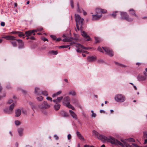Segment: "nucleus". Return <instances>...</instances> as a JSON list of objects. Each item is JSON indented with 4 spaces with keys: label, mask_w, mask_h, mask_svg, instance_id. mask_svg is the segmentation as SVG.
<instances>
[{
    "label": "nucleus",
    "mask_w": 147,
    "mask_h": 147,
    "mask_svg": "<svg viewBox=\"0 0 147 147\" xmlns=\"http://www.w3.org/2000/svg\"><path fill=\"white\" fill-rule=\"evenodd\" d=\"M121 16L120 19L121 20H125L127 21L131 22L133 20V19L130 18L127 13L125 12H121Z\"/></svg>",
    "instance_id": "obj_6"
},
{
    "label": "nucleus",
    "mask_w": 147,
    "mask_h": 147,
    "mask_svg": "<svg viewBox=\"0 0 147 147\" xmlns=\"http://www.w3.org/2000/svg\"><path fill=\"white\" fill-rule=\"evenodd\" d=\"M72 102L73 104L75 105V106L80 107V105L77 100L74 99L73 100Z\"/></svg>",
    "instance_id": "obj_25"
},
{
    "label": "nucleus",
    "mask_w": 147,
    "mask_h": 147,
    "mask_svg": "<svg viewBox=\"0 0 147 147\" xmlns=\"http://www.w3.org/2000/svg\"><path fill=\"white\" fill-rule=\"evenodd\" d=\"M78 9L77 11L78 12L81 13L83 11L81 10L82 8H80L79 7V6L78 3L77 4Z\"/></svg>",
    "instance_id": "obj_36"
},
{
    "label": "nucleus",
    "mask_w": 147,
    "mask_h": 147,
    "mask_svg": "<svg viewBox=\"0 0 147 147\" xmlns=\"http://www.w3.org/2000/svg\"><path fill=\"white\" fill-rule=\"evenodd\" d=\"M70 4L71 7L72 8H73L74 7V1L73 0H71L70 1Z\"/></svg>",
    "instance_id": "obj_45"
},
{
    "label": "nucleus",
    "mask_w": 147,
    "mask_h": 147,
    "mask_svg": "<svg viewBox=\"0 0 147 147\" xmlns=\"http://www.w3.org/2000/svg\"><path fill=\"white\" fill-rule=\"evenodd\" d=\"M69 112L73 118L74 119H77V115L74 112L70 110H69Z\"/></svg>",
    "instance_id": "obj_15"
},
{
    "label": "nucleus",
    "mask_w": 147,
    "mask_h": 147,
    "mask_svg": "<svg viewBox=\"0 0 147 147\" xmlns=\"http://www.w3.org/2000/svg\"><path fill=\"white\" fill-rule=\"evenodd\" d=\"M76 135L78 136V137L79 138L80 140H84V138L82 136L80 133L79 131H77L76 132Z\"/></svg>",
    "instance_id": "obj_22"
},
{
    "label": "nucleus",
    "mask_w": 147,
    "mask_h": 147,
    "mask_svg": "<svg viewBox=\"0 0 147 147\" xmlns=\"http://www.w3.org/2000/svg\"><path fill=\"white\" fill-rule=\"evenodd\" d=\"M102 47L105 52L109 56H113V51L110 48L105 47Z\"/></svg>",
    "instance_id": "obj_10"
},
{
    "label": "nucleus",
    "mask_w": 147,
    "mask_h": 147,
    "mask_svg": "<svg viewBox=\"0 0 147 147\" xmlns=\"http://www.w3.org/2000/svg\"><path fill=\"white\" fill-rule=\"evenodd\" d=\"M16 40V41H17L18 43H19V47L20 48H22L24 46V44L22 42V41L20 39H18Z\"/></svg>",
    "instance_id": "obj_23"
},
{
    "label": "nucleus",
    "mask_w": 147,
    "mask_h": 147,
    "mask_svg": "<svg viewBox=\"0 0 147 147\" xmlns=\"http://www.w3.org/2000/svg\"><path fill=\"white\" fill-rule=\"evenodd\" d=\"M54 137L56 140H58L59 139V137L57 135H54Z\"/></svg>",
    "instance_id": "obj_52"
},
{
    "label": "nucleus",
    "mask_w": 147,
    "mask_h": 147,
    "mask_svg": "<svg viewBox=\"0 0 147 147\" xmlns=\"http://www.w3.org/2000/svg\"><path fill=\"white\" fill-rule=\"evenodd\" d=\"M32 31V33H34L35 32H37L38 31L37 30V29L36 30H33Z\"/></svg>",
    "instance_id": "obj_58"
},
{
    "label": "nucleus",
    "mask_w": 147,
    "mask_h": 147,
    "mask_svg": "<svg viewBox=\"0 0 147 147\" xmlns=\"http://www.w3.org/2000/svg\"><path fill=\"white\" fill-rule=\"evenodd\" d=\"M18 32L14 31V32H11V33L13 34H18Z\"/></svg>",
    "instance_id": "obj_61"
},
{
    "label": "nucleus",
    "mask_w": 147,
    "mask_h": 147,
    "mask_svg": "<svg viewBox=\"0 0 147 147\" xmlns=\"http://www.w3.org/2000/svg\"><path fill=\"white\" fill-rule=\"evenodd\" d=\"M41 91L39 88L36 87L35 88L34 93L37 95H40L41 94Z\"/></svg>",
    "instance_id": "obj_16"
},
{
    "label": "nucleus",
    "mask_w": 147,
    "mask_h": 147,
    "mask_svg": "<svg viewBox=\"0 0 147 147\" xmlns=\"http://www.w3.org/2000/svg\"><path fill=\"white\" fill-rule=\"evenodd\" d=\"M96 114L94 113H92L91 115L92 117H96Z\"/></svg>",
    "instance_id": "obj_55"
},
{
    "label": "nucleus",
    "mask_w": 147,
    "mask_h": 147,
    "mask_svg": "<svg viewBox=\"0 0 147 147\" xmlns=\"http://www.w3.org/2000/svg\"><path fill=\"white\" fill-rule=\"evenodd\" d=\"M69 94H71L72 96H75L76 95V93L74 91H70L69 92Z\"/></svg>",
    "instance_id": "obj_37"
},
{
    "label": "nucleus",
    "mask_w": 147,
    "mask_h": 147,
    "mask_svg": "<svg viewBox=\"0 0 147 147\" xmlns=\"http://www.w3.org/2000/svg\"><path fill=\"white\" fill-rule=\"evenodd\" d=\"M81 10L83 11L84 15H85L87 14L86 12V11H85L83 9H81Z\"/></svg>",
    "instance_id": "obj_57"
},
{
    "label": "nucleus",
    "mask_w": 147,
    "mask_h": 147,
    "mask_svg": "<svg viewBox=\"0 0 147 147\" xmlns=\"http://www.w3.org/2000/svg\"><path fill=\"white\" fill-rule=\"evenodd\" d=\"M98 138L102 141L106 140L107 142H110L112 144H114L116 145H119L122 147L124 146V145L123 143L111 136L107 138L103 135L100 134L98 137Z\"/></svg>",
    "instance_id": "obj_1"
},
{
    "label": "nucleus",
    "mask_w": 147,
    "mask_h": 147,
    "mask_svg": "<svg viewBox=\"0 0 147 147\" xmlns=\"http://www.w3.org/2000/svg\"><path fill=\"white\" fill-rule=\"evenodd\" d=\"M114 99L116 102H123L125 101V97L123 95L118 94L115 96Z\"/></svg>",
    "instance_id": "obj_5"
},
{
    "label": "nucleus",
    "mask_w": 147,
    "mask_h": 147,
    "mask_svg": "<svg viewBox=\"0 0 147 147\" xmlns=\"http://www.w3.org/2000/svg\"><path fill=\"white\" fill-rule=\"evenodd\" d=\"M15 116L18 117L21 114V111L19 109H18L16 110L15 112Z\"/></svg>",
    "instance_id": "obj_21"
},
{
    "label": "nucleus",
    "mask_w": 147,
    "mask_h": 147,
    "mask_svg": "<svg viewBox=\"0 0 147 147\" xmlns=\"http://www.w3.org/2000/svg\"><path fill=\"white\" fill-rule=\"evenodd\" d=\"M69 45H62L59 47L60 48H67L69 47Z\"/></svg>",
    "instance_id": "obj_47"
},
{
    "label": "nucleus",
    "mask_w": 147,
    "mask_h": 147,
    "mask_svg": "<svg viewBox=\"0 0 147 147\" xmlns=\"http://www.w3.org/2000/svg\"><path fill=\"white\" fill-rule=\"evenodd\" d=\"M97 62L99 63H104V61L102 59H99L97 61Z\"/></svg>",
    "instance_id": "obj_46"
},
{
    "label": "nucleus",
    "mask_w": 147,
    "mask_h": 147,
    "mask_svg": "<svg viewBox=\"0 0 147 147\" xmlns=\"http://www.w3.org/2000/svg\"><path fill=\"white\" fill-rule=\"evenodd\" d=\"M23 130L24 129L22 128H19L18 129V132L20 136H22L23 135Z\"/></svg>",
    "instance_id": "obj_24"
},
{
    "label": "nucleus",
    "mask_w": 147,
    "mask_h": 147,
    "mask_svg": "<svg viewBox=\"0 0 147 147\" xmlns=\"http://www.w3.org/2000/svg\"><path fill=\"white\" fill-rule=\"evenodd\" d=\"M70 98L68 96H66L63 99V103L65 105V104L70 103Z\"/></svg>",
    "instance_id": "obj_14"
},
{
    "label": "nucleus",
    "mask_w": 147,
    "mask_h": 147,
    "mask_svg": "<svg viewBox=\"0 0 147 147\" xmlns=\"http://www.w3.org/2000/svg\"><path fill=\"white\" fill-rule=\"evenodd\" d=\"M34 37L33 36H32L30 37V39H31V40H34Z\"/></svg>",
    "instance_id": "obj_63"
},
{
    "label": "nucleus",
    "mask_w": 147,
    "mask_h": 147,
    "mask_svg": "<svg viewBox=\"0 0 147 147\" xmlns=\"http://www.w3.org/2000/svg\"><path fill=\"white\" fill-rule=\"evenodd\" d=\"M84 147H90V146L88 145H85Z\"/></svg>",
    "instance_id": "obj_64"
},
{
    "label": "nucleus",
    "mask_w": 147,
    "mask_h": 147,
    "mask_svg": "<svg viewBox=\"0 0 147 147\" xmlns=\"http://www.w3.org/2000/svg\"><path fill=\"white\" fill-rule=\"evenodd\" d=\"M1 26H4L5 25V23L3 22H1Z\"/></svg>",
    "instance_id": "obj_56"
},
{
    "label": "nucleus",
    "mask_w": 147,
    "mask_h": 147,
    "mask_svg": "<svg viewBox=\"0 0 147 147\" xmlns=\"http://www.w3.org/2000/svg\"><path fill=\"white\" fill-rule=\"evenodd\" d=\"M92 133L93 134L95 135L96 136H98V137L100 135V134H99V133L97 132L95 130H93L92 131Z\"/></svg>",
    "instance_id": "obj_38"
},
{
    "label": "nucleus",
    "mask_w": 147,
    "mask_h": 147,
    "mask_svg": "<svg viewBox=\"0 0 147 147\" xmlns=\"http://www.w3.org/2000/svg\"><path fill=\"white\" fill-rule=\"evenodd\" d=\"M32 33V30H29L25 32V34H26V36H30Z\"/></svg>",
    "instance_id": "obj_28"
},
{
    "label": "nucleus",
    "mask_w": 147,
    "mask_h": 147,
    "mask_svg": "<svg viewBox=\"0 0 147 147\" xmlns=\"http://www.w3.org/2000/svg\"><path fill=\"white\" fill-rule=\"evenodd\" d=\"M15 123L16 125H18L20 124V122L19 121L16 120L15 121Z\"/></svg>",
    "instance_id": "obj_43"
},
{
    "label": "nucleus",
    "mask_w": 147,
    "mask_h": 147,
    "mask_svg": "<svg viewBox=\"0 0 147 147\" xmlns=\"http://www.w3.org/2000/svg\"><path fill=\"white\" fill-rule=\"evenodd\" d=\"M117 12H118V11H115V12H114L113 13H112L111 14V15L114 18H115L116 15V13Z\"/></svg>",
    "instance_id": "obj_41"
},
{
    "label": "nucleus",
    "mask_w": 147,
    "mask_h": 147,
    "mask_svg": "<svg viewBox=\"0 0 147 147\" xmlns=\"http://www.w3.org/2000/svg\"><path fill=\"white\" fill-rule=\"evenodd\" d=\"M50 53L53 54L54 55H57L58 52L57 51H52L50 52Z\"/></svg>",
    "instance_id": "obj_44"
},
{
    "label": "nucleus",
    "mask_w": 147,
    "mask_h": 147,
    "mask_svg": "<svg viewBox=\"0 0 147 147\" xmlns=\"http://www.w3.org/2000/svg\"><path fill=\"white\" fill-rule=\"evenodd\" d=\"M75 19L77 29L78 30H79L80 28V29H81L84 23V20L83 18H81L79 15L76 14L75 15Z\"/></svg>",
    "instance_id": "obj_3"
},
{
    "label": "nucleus",
    "mask_w": 147,
    "mask_h": 147,
    "mask_svg": "<svg viewBox=\"0 0 147 147\" xmlns=\"http://www.w3.org/2000/svg\"><path fill=\"white\" fill-rule=\"evenodd\" d=\"M114 63H115V64L120 65L122 67H126V66L125 65H123V64H120L119 63H118L117 62H115Z\"/></svg>",
    "instance_id": "obj_40"
},
{
    "label": "nucleus",
    "mask_w": 147,
    "mask_h": 147,
    "mask_svg": "<svg viewBox=\"0 0 147 147\" xmlns=\"http://www.w3.org/2000/svg\"><path fill=\"white\" fill-rule=\"evenodd\" d=\"M53 101L55 103H56V104H57V99H55V100H53Z\"/></svg>",
    "instance_id": "obj_60"
},
{
    "label": "nucleus",
    "mask_w": 147,
    "mask_h": 147,
    "mask_svg": "<svg viewBox=\"0 0 147 147\" xmlns=\"http://www.w3.org/2000/svg\"><path fill=\"white\" fill-rule=\"evenodd\" d=\"M71 136L70 134H69L67 136V138L68 140H70L71 139Z\"/></svg>",
    "instance_id": "obj_49"
},
{
    "label": "nucleus",
    "mask_w": 147,
    "mask_h": 147,
    "mask_svg": "<svg viewBox=\"0 0 147 147\" xmlns=\"http://www.w3.org/2000/svg\"><path fill=\"white\" fill-rule=\"evenodd\" d=\"M76 46V47L78 48V49L76 50L77 52L79 53H81L82 52V50H81V48L85 50H88L89 49V48L85 47L81 44L78 43H77Z\"/></svg>",
    "instance_id": "obj_7"
},
{
    "label": "nucleus",
    "mask_w": 147,
    "mask_h": 147,
    "mask_svg": "<svg viewBox=\"0 0 147 147\" xmlns=\"http://www.w3.org/2000/svg\"><path fill=\"white\" fill-rule=\"evenodd\" d=\"M129 14L131 16H134L138 18V16L136 14L135 11L133 9H131L129 10Z\"/></svg>",
    "instance_id": "obj_12"
},
{
    "label": "nucleus",
    "mask_w": 147,
    "mask_h": 147,
    "mask_svg": "<svg viewBox=\"0 0 147 147\" xmlns=\"http://www.w3.org/2000/svg\"><path fill=\"white\" fill-rule=\"evenodd\" d=\"M22 91L23 94H26L27 93V92L26 90H22Z\"/></svg>",
    "instance_id": "obj_54"
},
{
    "label": "nucleus",
    "mask_w": 147,
    "mask_h": 147,
    "mask_svg": "<svg viewBox=\"0 0 147 147\" xmlns=\"http://www.w3.org/2000/svg\"><path fill=\"white\" fill-rule=\"evenodd\" d=\"M143 134L144 138H147V131L144 132Z\"/></svg>",
    "instance_id": "obj_42"
},
{
    "label": "nucleus",
    "mask_w": 147,
    "mask_h": 147,
    "mask_svg": "<svg viewBox=\"0 0 147 147\" xmlns=\"http://www.w3.org/2000/svg\"><path fill=\"white\" fill-rule=\"evenodd\" d=\"M63 97L62 96H60L57 97V100L58 103L60 102L63 99Z\"/></svg>",
    "instance_id": "obj_34"
},
{
    "label": "nucleus",
    "mask_w": 147,
    "mask_h": 147,
    "mask_svg": "<svg viewBox=\"0 0 147 147\" xmlns=\"http://www.w3.org/2000/svg\"><path fill=\"white\" fill-rule=\"evenodd\" d=\"M13 100L11 99L9 100L7 102V104H10L9 108H5L3 110L4 112L8 114H11L13 112V109L15 107V104L13 102Z\"/></svg>",
    "instance_id": "obj_4"
},
{
    "label": "nucleus",
    "mask_w": 147,
    "mask_h": 147,
    "mask_svg": "<svg viewBox=\"0 0 147 147\" xmlns=\"http://www.w3.org/2000/svg\"><path fill=\"white\" fill-rule=\"evenodd\" d=\"M50 107L49 105L47 102L44 101L41 104L38 105V107L40 109H46L49 108Z\"/></svg>",
    "instance_id": "obj_8"
},
{
    "label": "nucleus",
    "mask_w": 147,
    "mask_h": 147,
    "mask_svg": "<svg viewBox=\"0 0 147 147\" xmlns=\"http://www.w3.org/2000/svg\"><path fill=\"white\" fill-rule=\"evenodd\" d=\"M145 139L144 140V144H146L147 143V138H145Z\"/></svg>",
    "instance_id": "obj_59"
},
{
    "label": "nucleus",
    "mask_w": 147,
    "mask_h": 147,
    "mask_svg": "<svg viewBox=\"0 0 147 147\" xmlns=\"http://www.w3.org/2000/svg\"><path fill=\"white\" fill-rule=\"evenodd\" d=\"M43 40L44 41H48V40L46 38H44L43 39Z\"/></svg>",
    "instance_id": "obj_62"
},
{
    "label": "nucleus",
    "mask_w": 147,
    "mask_h": 147,
    "mask_svg": "<svg viewBox=\"0 0 147 147\" xmlns=\"http://www.w3.org/2000/svg\"><path fill=\"white\" fill-rule=\"evenodd\" d=\"M65 105L69 108L73 110H75V108L73 107L70 104V103H68L65 104Z\"/></svg>",
    "instance_id": "obj_26"
},
{
    "label": "nucleus",
    "mask_w": 147,
    "mask_h": 147,
    "mask_svg": "<svg viewBox=\"0 0 147 147\" xmlns=\"http://www.w3.org/2000/svg\"><path fill=\"white\" fill-rule=\"evenodd\" d=\"M18 36L20 37L23 36L24 35L22 32H18Z\"/></svg>",
    "instance_id": "obj_39"
},
{
    "label": "nucleus",
    "mask_w": 147,
    "mask_h": 147,
    "mask_svg": "<svg viewBox=\"0 0 147 147\" xmlns=\"http://www.w3.org/2000/svg\"><path fill=\"white\" fill-rule=\"evenodd\" d=\"M41 94H42L43 95L45 96H47L48 95V93L46 91H41Z\"/></svg>",
    "instance_id": "obj_33"
},
{
    "label": "nucleus",
    "mask_w": 147,
    "mask_h": 147,
    "mask_svg": "<svg viewBox=\"0 0 147 147\" xmlns=\"http://www.w3.org/2000/svg\"><path fill=\"white\" fill-rule=\"evenodd\" d=\"M121 141L123 143V144L124 146L126 147H140L137 144L132 143L135 142L134 140L132 138H129L125 140H122Z\"/></svg>",
    "instance_id": "obj_2"
},
{
    "label": "nucleus",
    "mask_w": 147,
    "mask_h": 147,
    "mask_svg": "<svg viewBox=\"0 0 147 147\" xmlns=\"http://www.w3.org/2000/svg\"><path fill=\"white\" fill-rule=\"evenodd\" d=\"M81 34L82 36L85 38L86 39V40H89L90 37L84 31H83L82 32Z\"/></svg>",
    "instance_id": "obj_13"
},
{
    "label": "nucleus",
    "mask_w": 147,
    "mask_h": 147,
    "mask_svg": "<svg viewBox=\"0 0 147 147\" xmlns=\"http://www.w3.org/2000/svg\"><path fill=\"white\" fill-rule=\"evenodd\" d=\"M60 114L62 116L65 117H67L69 116V115L67 113L64 111H61Z\"/></svg>",
    "instance_id": "obj_18"
},
{
    "label": "nucleus",
    "mask_w": 147,
    "mask_h": 147,
    "mask_svg": "<svg viewBox=\"0 0 147 147\" xmlns=\"http://www.w3.org/2000/svg\"><path fill=\"white\" fill-rule=\"evenodd\" d=\"M50 37L51 38H52L54 40H55L56 39V37L55 35H51Z\"/></svg>",
    "instance_id": "obj_48"
},
{
    "label": "nucleus",
    "mask_w": 147,
    "mask_h": 147,
    "mask_svg": "<svg viewBox=\"0 0 147 147\" xmlns=\"http://www.w3.org/2000/svg\"><path fill=\"white\" fill-rule=\"evenodd\" d=\"M54 108L55 110H58L60 108V105L59 104H57L54 105Z\"/></svg>",
    "instance_id": "obj_31"
},
{
    "label": "nucleus",
    "mask_w": 147,
    "mask_h": 147,
    "mask_svg": "<svg viewBox=\"0 0 147 147\" xmlns=\"http://www.w3.org/2000/svg\"><path fill=\"white\" fill-rule=\"evenodd\" d=\"M96 59V57L95 56H89L88 58V60L89 61H94Z\"/></svg>",
    "instance_id": "obj_20"
},
{
    "label": "nucleus",
    "mask_w": 147,
    "mask_h": 147,
    "mask_svg": "<svg viewBox=\"0 0 147 147\" xmlns=\"http://www.w3.org/2000/svg\"><path fill=\"white\" fill-rule=\"evenodd\" d=\"M97 10H96V14L93 15L92 16V20H96L99 19L102 16V14L97 12Z\"/></svg>",
    "instance_id": "obj_9"
},
{
    "label": "nucleus",
    "mask_w": 147,
    "mask_h": 147,
    "mask_svg": "<svg viewBox=\"0 0 147 147\" xmlns=\"http://www.w3.org/2000/svg\"><path fill=\"white\" fill-rule=\"evenodd\" d=\"M63 41L64 42H71V38L66 37L63 39Z\"/></svg>",
    "instance_id": "obj_30"
},
{
    "label": "nucleus",
    "mask_w": 147,
    "mask_h": 147,
    "mask_svg": "<svg viewBox=\"0 0 147 147\" xmlns=\"http://www.w3.org/2000/svg\"><path fill=\"white\" fill-rule=\"evenodd\" d=\"M96 9L97 10V13H99L102 14V13H104L106 12L107 11V10H106L100 9L99 8H97Z\"/></svg>",
    "instance_id": "obj_19"
},
{
    "label": "nucleus",
    "mask_w": 147,
    "mask_h": 147,
    "mask_svg": "<svg viewBox=\"0 0 147 147\" xmlns=\"http://www.w3.org/2000/svg\"><path fill=\"white\" fill-rule=\"evenodd\" d=\"M95 41L96 43L99 42L100 41L101 39L100 38L95 37Z\"/></svg>",
    "instance_id": "obj_35"
},
{
    "label": "nucleus",
    "mask_w": 147,
    "mask_h": 147,
    "mask_svg": "<svg viewBox=\"0 0 147 147\" xmlns=\"http://www.w3.org/2000/svg\"><path fill=\"white\" fill-rule=\"evenodd\" d=\"M43 28L42 27H40L37 28V30L38 31H40L42 30Z\"/></svg>",
    "instance_id": "obj_50"
},
{
    "label": "nucleus",
    "mask_w": 147,
    "mask_h": 147,
    "mask_svg": "<svg viewBox=\"0 0 147 147\" xmlns=\"http://www.w3.org/2000/svg\"><path fill=\"white\" fill-rule=\"evenodd\" d=\"M46 99L48 100H49L51 101H52V98L50 97H47L46 98Z\"/></svg>",
    "instance_id": "obj_51"
},
{
    "label": "nucleus",
    "mask_w": 147,
    "mask_h": 147,
    "mask_svg": "<svg viewBox=\"0 0 147 147\" xmlns=\"http://www.w3.org/2000/svg\"><path fill=\"white\" fill-rule=\"evenodd\" d=\"M10 41V42L12 44L13 46L14 47H16L17 46V41Z\"/></svg>",
    "instance_id": "obj_27"
},
{
    "label": "nucleus",
    "mask_w": 147,
    "mask_h": 147,
    "mask_svg": "<svg viewBox=\"0 0 147 147\" xmlns=\"http://www.w3.org/2000/svg\"><path fill=\"white\" fill-rule=\"evenodd\" d=\"M98 51L100 52H103V51H102V49L100 47H98Z\"/></svg>",
    "instance_id": "obj_53"
},
{
    "label": "nucleus",
    "mask_w": 147,
    "mask_h": 147,
    "mask_svg": "<svg viewBox=\"0 0 147 147\" xmlns=\"http://www.w3.org/2000/svg\"><path fill=\"white\" fill-rule=\"evenodd\" d=\"M43 98L41 96L36 97V99L38 101H41L43 99Z\"/></svg>",
    "instance_id": "obj_32"
},
{
    "label": "nucleus",
    "mask_w": 147,
    "mask_h": 147,
    "mask_svg": "<svg viewBox=\"0 0 147 147\" xmlns=\"http://www.w3.org/2000/svg\"><path fill=\"white\" fill-rule=\"evenodd\" d=\"M2 38L6 39L7 40H11L13 41L14 40H16V39L15 37L10 35H8L2 37Z\"/></svg>",
    "instance_id": "obj_11"
},
{
    "label": "nucleus",
    "mask_w": 147,
    "mask_h": 147,
    "mask_svg": "<svg viewBox=\"0 0 147 147\" xmlns=\"http://www.w3.org/2000/svg\"><path fill=\"white\" fill-rule=\"evenodd\" d=\"M61 92H62L61 91H59L53 94L52 95V97L53 98L56 97V96L60 94L61 93Z\"/></svg>",
    "instance_id": "obj_29"
},
{
    "label": "nucleus",
    "mask_w": 147,
    "mask_h": 147,
    "mask_svg": "<svg viewBox=\"0 0 147 147\" xmlns=\"http://www.w3.org/2000/svg\"><path fill=\"white\" fill-rule=\"evenodd\" d=\"M137 79L139 81H144L146 79V78L144 76L139 75L138 76Z\"/></svg>",
    "instance_id": "obj_17"
}]
</instances>
